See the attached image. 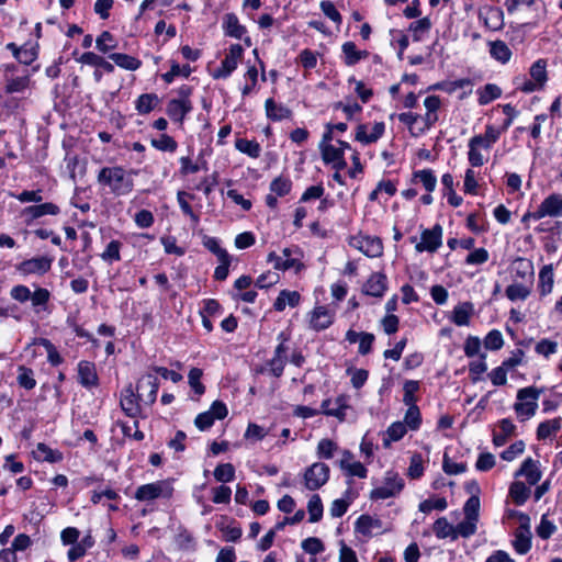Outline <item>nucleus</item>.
<instances>
[{"mask_svg":"<svg viewBox=\"0 0 562 562\" xmlns=\"http://www.w3.org/2000/svg\"><path fill=\"white\" fill-rule=\"evenodd\" d=\"M151 145L158 150L169 153L176 151L178 147L177 142L167 134H161L159 138L153 139Z\"/></svg>","mask_w":562,"mask_h":562,"instance_id":"61","label":"nucleus"},{"mask_svg":"<svg viewBox=\"0 0 562 562\" xmlns=\"http://www.w3.org/2000/svg\"><path fill=\"white\" fill-rule=\"evenodd\" d=\"M77 60L85 65L101 67L106 72H113L114 70V66L111 63L93 52L83 53Z\"/></svg>","mask_w":562,"mask_h":562,"instance_id":"36","label":"nucleus"},{"mask_svg":"<svg viewBox=\"0 0 562 562\" xmlns=\"http://www.w3.org/2000/svg\"><path fill=\"white\" fill-rule=\"evenodd\" d=\"M430 29L431 22L429 18L426 16L411 23L408 31L412 33L415 42H420L424 40L425 35L429 33Z\"/></svg>","mask_w":562,"mask_h":562,"instance_id":"43","label":"nucleus"},{"mask_svg":"<svg viewBox=\"0 0 562 562\" xmlns=\"http://www.w3.org/2000/svg\"><path fill=\"white\" fill-rule=\"evenodd\" d=\"M122 243L120 240H111L104 251L100 255L101 259L108 263L121 260Z\"/></svg>","mask_w":562,"mask_h":562,"instance_id":"51","label":"nucleus"},{"mask_svg":"<svg viewBox=\"0 0 562 562\" xmlns=\"http://www.w3.org/2000/svg\"><path fill=\"white\" fill-rule=\"evenodd\" d=\"M335 313L326 306H316L311 312L310 326L315 330L328 328L334 322Z\"/></svg>","mask_w":562,"mask_h":562,"instance_id":"20","label":"nucleus"},{"mask_svg":"<svg viewBox=\"0 0 562 562\" xmlns=\"http://www.w3.org/2000/svg\"><path fill=\"white\" fill-rule=\"evenodd\" d=\"M329 479V468L325 463L316 462L304 473L305 486L310 491L322 487Z\"/></svg>","mask_w":562,"mask_h":562,"instance_id":"10","label":"nucleus"},{"mask_svg":"<svg viewBox=\"0 0 562 562\" xmlns=\"http://www.w3.org/2000/svg\"><path fill=\"white\" fill-rule=\"evenodd\" d=\"M157 103H158L157 94L144 93V94H140L138 97V99L136 100L135 108L138 113L147 114L151 110H154V108L156 106Z\"/></svg>","mask_w":562,"mask_h":562,"instance_id":"50","label":"nucleus"},{"mask_svg":"<svg viewBox=\"0 0 562 562\" xmlns=\"http://www.w3.org/2000/svg\"><path fill=\"white\" fill-rule=\"evenodd\" d=\"M223 29L227 36L244 40L247 46L251 45L250 37L246 36L247 30L240 24L238 18L234 13H227L223 18Z\"/></svg>","mask_w":562,"mask_h":562,"instance_id":"18","label":"nucleus"},{"mask_svg":"<svg viewBox=\"0 0 562 562\" xmlns=\"http://www.w3.org/2000/svg\"><path fill=\"white\" fill-rule=\"evenodd\" d=\"M172 492L171 483L162 480L138 486L134 497L139 502H150L157 498H169Z\"/></svg>","mask_w":562,"mask_h":562,"instance_id":"5","label":"nucleus"},{"mask_svg":"<svg viewBox=\"0 0 562 562\" xmlns=\"http://www.w3.org/2000/svg\"><path fill=\"white\" fill-rule=\"evenodd\" d=\"M448 506L447 499L445 497H435V498H427L423 501L418 508L422 513L428 514L431 510H445Z\"/></svg>","mask_w":562,"mask_h":562,"instance_id":"56","label":"nucleus"},{"mask_svg":"<svg viewBox=\"0 0 562 562\" xmlns=\"http://www.w3.org/2000/svg\"><path fill=\"white\" fill-rule=\"evenodd\" d=\"M434 532L439 539L452 538L456 539L454 526H452L447 518L440 517L434 522Z\"/></svg>","mask_w":562,"mask_h":562,"instance_id":"48","label":"nucleus"},{"mask_svg":"<svg viewBox=\"0 0 562 562\" xmlns=\"http://www.w3.org/2000/svg\"><path fill=\"white\" fill-rule=\"evenodd\" d=\"M516 476L526 477L527 482L530 485L537 484L541 479V471L539 469V463L531 458L526 459L520 469L516 472Z\"/></svg>","mask_w":562,"mask_h":562,"instance_id":"26","label":"nucleus"},{"mask_svg":"<svg viewBox=\"0 0 562 562\" xmlns=\"http://www.w3.org/2000/svg\"><path fill=\"white\" fill-rule=\"evenodd\" d=\"M509 495L517 506L524 505L530 495V490L520 481L512 483Z\"/></svg>","mask_w":562,"mask_h":562,"instance_id":"42","label":"nucleus"},{"mask_svg":"<svg viewBox=\"0 0 562 562\" xmlns=\"http://www.w3.org/2000/svg\"><path fill=\"white\" fill-rule=\"evenodd\" d=\"M536 216L543 217H562V194H549L540 203L536 210Z\"/></svg>","mask_w":562,"mask_h":562,"instance_id":"14","label":"nucleus"},{"mask_svg":"<svg viewBox=\"0 0 562 562\" xmlns=\"http://www.w3.org/2000/svg\"><path fill=\"white\" fill-rule=\"evenodd\" d=\"M442 244V227L435 225L430 229H425L422 233V240L416 244V251L435 252Z\"/></svg>","mask_w":562,"mask_h":562,"instance_id":"12","label":"nucleus"},{"mask_svg":"<svg viewBox=\"0 0 562 562\" xmlns=\"http://www.w3.org/2000/svg\"><path fill=\"white\" fill-rule=\"evenodd\" d=\"M177 98L168 101L166 106V113L172 122L182 124L187 114L193 110L191 95L193 93V87L189 85H182L177 90Z\"/></svg>","mask_w":562,"mask_h":562,"instance_id":"2","label":"nucleus"},{"mask_svg":"<svg viewBox=\"0 0 562 562\" xmlns=\"http://www.w3.org/2000/svg\"><path fill=\"white\" fill-rule=\"evenodd\" d=\"M94 546L93 537L88 533L80 541L71 544V548L68 550L67 557L69 562H75L81 558H83L89 549Z\"/></svg>","mask_w":562,"mask_h":562,"instance_id":"28","label":"nucleus"},{"mask_svg":"<svg viewBox=\"0 0 562 562\" xmlns=\"http://www.w3.org/2000/svg\"><path fill=\"white\" fill-rule=\"evenodd\" d=\"M499 431L494 432L493 443L497 447H502L506 443L507 439L513 436L516 427L513 422L508 418H504L498 423Z\"/></svg>","mask_w":562,"mask_h":562,"instance_id":"35","label":"nucleus"},{"mask_svg":"<svg viewBox=\"0 0 562 562\" xmlns=\"http://www.w3.org/2000/svg\"><path fill=\"white\" fill-rule=\"evenodd\" d=\"M136 173V171L126 170L122 166L103 167L100 169L97 180L100 186L109 188L111 193L121 196L133 191V176Z\"/></svg>","mask_w":562,"mask_h":562,"instance_id":"1","label":"nucleus"},{"mask_svg":"<svg viewBox=\"0 0 562 562\" xmlns=\"http://www.w3.org/2000/svg\"><path fill=\"white\" fill-rule=\"evenodd\" d=\"M413 182H420L427 192H432L437 186V178L432 170L423 169L413 173Z\"/></svg>","mask_w":562,"mask_h":562,"instance_id":"40","label":"nucleus"},{"mask_svg":"<svg viewBox=\"0 0 562 562\" xmlns=\"http://www.w3.org/2000/svg\"><path fill=\"white\" fill-rule=\"evenodd\" d=\"M561 426H562L561 417H557L553 419L542 422L539 424V426L537 428V438L539 440H544V439L549 438L550 436L555 435L561 429Z\"/></svg>","mask_w":562,"mask_h":562,"instance_id":"39","label":"nucleus"},{"mask_svg":"<svg viewBox=\"0 0 562 562\" xmlns=\"http://www.w3.org/2000/svg\"><path fill=\"white\" fill-rule=\"evenodd\" d=\"M202 375L203 371L199 368H192L188 374L189 385L198 395H202L205 392V386L201 382Z\"/></svg>","mask_w":562,"mask_h":562,"instance_id":"59","label":"nucleus"},{"mask_svg":"<svg viewBox=\"0 0 562 562\" xmlns=\"http://www.w3.org/2000/svg\"><path fill=\"white\" fill-rule=\"evenodd\" d=\"M270 192L279 198L288 195L292 190V181L289 177L279 176L270 183Z\"/></svg>","mask_w":562,"mask_h":562,"instance_id":"44","label":"nucleus"},{"mask_svg":"<svg viewBox=\"0 0 562 562\" xmlns=\"http://www.w3.org/2000/svg\"><path fill=\"white\" fill-rule=\"evenodd\" d=\"M235 147L243 154L248 155L251 158H258L261 153V147L258 142L249 140L246 138H238L235 142Z\"/></svg>","mask_w":562,"mask_h":562,"instance_id":"49","label":"nucleus"},{"mask_svg":"<svg viewBox=\"0 0 562 562\" xmlns=\"http://www.w3.org/2000/svg\"><path fill=\"white\" fill-rule=\"evenodd\" d=\"M532 282L529 285L522 283H512L505 290L506 297L512 301H525L531 294Z\"/></svg>","mask_w":562,"mask_h":562,"instance_id":"34","label":"nucleus"},{"mask_svg":"<svg viewBox=\"0 0 562 562\" xmlns=\"http://www.w3.org/2000/svg\"><path fill=\"white\" fill-rule=\"evenodd\" d=\"M480 105H486L502 95V89L495 83H486L476 91Z\"/></svg>","mask_w":562,"mask_h":562,"instance_id":"37","label":"nucleus"},{"mask_svg":"<svg viewBox=\"0 0 562 562\" xmlns=\"http://www.w3.org/2000/svg\"><path fill=\"white\" fill-rule=\"evenodd\" d=\"M479 18L491 31H501L504 27V12L501 8L485 5L480 9Z\"/></svg>","mask_w":562,"mask_h":562,"instance_id":"17","label":"nucleus"},{"mask_svg":"<svg viewBox=\"0 0 562 562\" xmlns=\"http://www.w3.org/2000/svg\"><path fill=\"white\" fill-rule=\"evenodd\" d=\"M266 114L272 121L289 119L292 112L286 106L277 103L273 99H267L265 103Z\"/></svg>","mask_w":562,"mask_h":562,"instance_id":"32","label":"nucleus"},{"mask_svg":"<svg viewBox=\"0 0 562 562\" xmlns=\"http://www.w3.org/2000/svg\"><path fill=\"white\" fill-rule=\"evenodd\" d=\"M307 510H308L311 522H316L322 518L323 504H322L321 497L317 494H314L310 498V501L307 503Z\"/></svg>","mask_w":562,"mask_h":562,"instance_id":"57","label":"nucleus"},{"mask_svg":"<svg viewBox=\"0 0 562 562\" xmlns=\"http://www.w3.org/2000/svg\"><path fill=\"white\" fill-rule=\"evenodd\" d=\"M471 85L472 83H471L470 79H459V80H454V81L437 82V83L432 85L429 89L430 90H441L447 93H453L456 90L462 89V88L471 86Z\"/></svg>","mask_w":562,"mask_h":562,"instance_id":"52","label":"nucleus"},{"mask_svg":"<svg viewBox=\"0 0 562 562\" xmlns=\"http://www.w3.org/2000/svg\"><path fill=\"white\" fill-rule=\"evenodd\" d=\"M504 345L503 335L499 330H491L484 338V346L488 350H499Z\"/></svg>","mask_w":562,"mask_h":562,"instance_id":"64","label":"nucleus"},{"mask_svg":"<svg viewBox=\"0 0 562 562\" xmlns=\"http://www.w3.org/2000/svg\"><path fill=\"white\" fill-rule=\"evenodd\" d=\"M213 474L217 482L227 483L234 480L235 469L231 463H222L215 468Z\"/></svg>","mask_w":562,"mask_h":562,"instance_id":"55","label":"nucleus"},{"mask_svg":"<svg viewBox=\"0 0 562 562\" xmlns=\"http://www.w3.org/2000/svg\"><path fill=\"white\" fill-rule=\"evenodd\" d=\"M193 199H194V195L190 194L186 191H179L177 193V201L179 203L181 211L186 215L190 216V218L196 223L199 221V216L193 212L191 205L189 204V200H193Z\"/></svg>","mask_w":562,"mask_h":562,"instance_id":"54","label":"nucleus"},{"mask_svg":"<svg viewBox=\"0 0 562 562\" xmlns=\"http://www.w3.org/2000/svg\"><path fill=\"white\" fill-rule=\"evenodd\" d=\"M159 381L153 374L142 376L136 385L137 397L146 405H151L157 398Z\"/></svg>","mask_w":562,"mask_h":562,"instance_id":"11","label":"nucleus"},{"mask_svg":"<svg viewBox=\"0 0 562 562\" xmlns=\"http://www.w3.org/2000/svg\"><path fill=\"white\" fill-rule=\"evenodd\" d=\"M547 66V59L540 58L536 60L529 68V75L531 80H533L537 83V86H540L542 89L548 81Z\"/></svg>","mask_w":562,"mask_h":562,"instance_id":"33","label":"nucleus"},{"mask_svg":"<svg viewBox=\"0 0 562 562\" xmlns=\"http://www.w3.org/2000/svg\"><path fill=\"white\" fill-rule=\"evenodd\" d=\"M116 41L109 31H103L95 41V46L99 52L106 54L112 49L116 48Z\"/></svg>","mask_w":562,"mask_h":562,"instance_id":"53","label":"nucleus"},{"mask_svg":"<svg viewBox=\"0 0 562 562\" xmlns=\"http://www.w3.org/2000/svg\"><path fill=\"white\" fill-rule=\"evenodd\" d=\"M33 453L38 461L55 463L63 460V453L60 451L53 450L43 442L37 443L36 450Z\"/></svg>","mask_w":562,"mask_h":562,"instance_id":"38","label":"nucleus"},{"mask_svg":"<svg viewBox=\"0 0 562 562\" xmlns=\"http://www.w3.org/2000/svg\"><path fill=\"white\" fill-rule=\"evenodd\" d=\"M120 405L123 412L132 418L137 417L140 413L137 394L131 384L122 391Z\"/></svg>","mask_w":562,"mask_h":562,"instance_id":"22","label":"nucleus"},{"mask_svg":"<svg viewBox=\"0 0 562 562\" xmlns=\"http://www.w3.org/2000/svg\"><path fill=\"white\" fill-rule=\"evenodd\" d=\"M349 245L368 257L376 258L383 252V245L380 238L366 235L352 236Z\"/></svg>","mask_w":562,"mask_h":562,"instance_id":"9","label":"nucleus"},{"mask_svg":"<svg viewBox=\"0 0 562 562\" xmlns=\"http://www.w3.org/2000/svg\"><path fill=\"white\" fill-rule=\"evenodd\" d=\"M406 432V425L402 422H395L391 424L386 430L385 437L383 438L384 447H389L392 441H398L405 436Z\"/></svg>","mask_w":562,"mask_h":562,"instance_id":"46","label":"nucleus"},{"mask_svg":"<svg viewBox=\"0 0 562 562\" xmlns=\"http://www.w3.org/2000/svg\"><path fill=\"white\" fill-rule=\"evenodd\" d=\"M474 313V305L471 302H463L454 306L451 321L457 326H468Z\"/></svg>","mask_w":562,"mask_h":562,"instance_id":"27","label":"nucleus"},{"mask_svg":"<svg viewBox=\"0 0 562 562\" xmlns=\"http://www.w3.org/2000/svg\"><path fill=\"white\" fill-rule=\"evenodd\" d=\"M31 79L29 76L12 77L5 81L4 90L7 93H20L30 88Z\"/></svg>","mask_w":562,"mask_h":562,"instance_id":"45","label":"nucleus"},{"mask_svg":"<svg viewBox=\"0 0 562 562\" xmlns=\"http://www.w3.org/2000/svg\"><path fill=\"white\" fill-rule=\"evenodd\" d=\"M521 524L515 531L513 547L519 554H526L531 548V532L529 529V518L520 514Z\"/></svg>","mask_w":562,"mask_h":562,"instance_id":"13","label":"nucleus"},{"mask_svg":"<svg viewBox=\"0 0 562 562\" xmlns=\"http://www.w3.org/2000/svg\"><path fill=\"white\" fill-rule=\"evenodd\" d=\"M554 284V273L552 265L543 266L539 271V293L546 296L552 292Z\"/></svg>","mask_w":562,"mask_h":562,"instance_id":"29","label":"nucleus"},{"mask_svg":"<svg viewBox=\"0 0 562 562\" xmlns=\"http://www.w3.org/2000/svg\"><path fill=\"white\" fill-rule=\"evenodd\" d=\"M244 49L239 44L231 45L228 53L222 60L221 66L212 74L214 79L228 78L232 72L237 68L238 63L243 57Z\"/></svg>","mask_w":562,"mask_h":562,"instance_id":"7","label":"nucleus"},{"mask_svg":"<svg viewBox=\"0 0 562 562\" xmlns=\"http://www.w3.org/2000/svg\"><path fill=\"white\" fill-rule=\"evenodd\" d=\"M301 295L297 291L282 290L273 303V307L278 312H282L286 306L295 307L299 305Z\"/></svg>","mask_w":562,"mask_h":562,"instance_id":"31","label":"nucleus"},{"mask_svg":"<svg viewBox=\"0 0 562 562\" xmlns=\"http://www.w3.org/2000/svg\"><path fill=\"white\" fill-rule=\"evenodd\" d=\"M420 423L422 418L419 408L416 405H411L405 414L403 424L406 425V428L408 427L412 430H417L420 426Z\"/></svg>","mask_w":562,"mask_h":562,"instance_id":"60","label":"nucleus"},{"mask_svg":"<svg viewBox=\"0 0 562 562\" xmlns=\"http://www.w3.org/2000/svg\"><path fill=\"white\" fill-rule=\"evenodd\" d=\"M78 381L87 389L95 387L99 384V378L93 362L80 361L78 363Z\"/></svg>","mask_w":562,"mask_h":562,"instance_id":"23","label":"nucleus"},{"mask_svg":"<svg viewBox=\"0 0 562 562\" xmlns=\"http://www.w3.org/2000/svg\"><path fill=\"white\" fill-rule=\"evenodd\" d=\"M338 450V446L330 439H322L317 445V457L319 459H331Z\"/></svg>","mask_w":562,"mask_h":562,"instance_id":"58","label":"nucleus"},{"mask_svg":"<svg viewBox=\"0 0 562 562\" xmlns=\"http://www.w3.org/2000/svg\"><path fill=\"white\" fill-rule=\"evenodd\" d=\"M403 487L404 482L397 473L386 472L383 485L373 488L371 491L370 498L374 501L386 499L397 495Z\"/></svg>","mask_w":562,"mask_h":562,"instance_id":"6","label":"nucleus"},{"mask_svg":"<svg viewBox=\"0 0 562 562\" xmlns=\"http://www.w3.org/2000/svg\"><path fill=\"white\" fill-rule=\"evenodd\" d=\"M397 117H398L400 122L407 125V127L413 136L420 135V133L418 132V126H417L420 115H418L416 113H412V112H405V113H400L397 115Z\"/></svg>","mask_w":562,"mask_h":562,"instance_id":"62","label":"nucleus"},{"mask_svg":"<svg viewBox=\"0 0 562 562\" xmlns=\"http://www.w3.org/2000/svg\"><path fill=\"white\" fill-rule=\"evenodd\" d=\"M268 262L273 265L276 270L294 269L296 273L305 269L303 263V251L299 246L285 247L282 249V256L270 252L267 258Z\"/></svg>","mask_w":562,"mask_h":562,"instance_id":"3","label":"nucleus"},{"mask_svg":"<svg viewBox=\"0 0 562 562\" xmlns=\"http://www.w3.org/2000/svg\"><path fill=\"white\" fill-rule=\"evenodd\" d=\"M228 414V409L222 401L212 403L209 411L200 413L195 419L194 425L202 431L211 428L216 419H224Z\"/></svg>","mask_w":562,"mask_h":562,"instance_id":"8","label":"nucleus"},{"mask_svg":"<svg viewBox=\"0 0 562 562\" xmlns=\"http://www.w3.org/2000/svg\"><path fill=\"white\" fill-rule=\"evenodd\" d=\"M324 164L330 165L335 170L341 171L347 167L344 156V147L328 145L319 148Z\"/></svg>","mask_w":562,"mask_h":562,"instance_id":"19","label":"nucleus"},{"mask_svg":"<svg viewBox=\"0 0 562 562\" xmlns=\"http://www.w3.org/2000/svg\"><path fill=\"white\" fill-rule=\"evenodd\" d=\"M486 355L481 353L477 360H472L469 363V376L473 383H476L482 380V375L487 370V364L485 362Z\"/></svg>","mask_w":562,"mask_h":562,"instance_id":"47","label":"nucleus"},{"mask_svg":"<svg viewBox=\"0 0 562 562\" xmlns=\"http://www.w3.org/2000/svg\"><path fill=\"white\" fill-rule=\"evenodd\" d=\"M342 60L346 66H355L360 60L368 58V50H360L353 42H345L341 45Z\"/></svg>","mask_w":562,"mask_h":562,"instance_id":"25","label":"nucleus"},{"mask_svg":"<svg viewBox=\"0 0 562 562\" xmlns=\"http://www.w3.org/2000/svg\"><path fill=\"white\" fill-rule=\"evenodd\" d=\"M116 66L126 69V70H136L142 66V61L133 56L122 54V53H112L109 56Z\"/></svg>","mask_w":562,"mask_h":562,"instance_id":"41","label":"nucleus"},{"mask_svg":"<svg viewBox=\"0 0 562 562\" xmlns=\"http://www.w3.org/2000/svg\"><path fill=\"white\" fill-rule=\"evenodd\" d=\"M424 474V461L419 453H414L411 458L407 475L411 479H419Z\"/></svg>","mask_w":562,"mask_h":562,"instance_id":"63","label":"nucleus"},{"mask_svg":"<svg viewBox=\"0 0 562 562\" xmlns=\"http://www.w3.org/2000/svg\"><path fill=\"white\" fill-rule=\"evenodd\" d=\"M387 289V281L385 274L375 272L370 276L368 281L363 284L362 291L366 295L373 297H382Z\"/></svg>","mask_w":562,"mask_h":562,"instance_id":"21","label":"nucleus"},{"mask_svg":"<svg viewBox=\"0 0 562 562\" xmlns=\"http://www.w3.org/2000/svg\"><path fill=\"white\" fill-rule=\"evenodd\" d=\"M385 132V124L383 122H375L372 127L367 124H360L357 127L355 138L363 145H369L378 142Z\"/></svg>","mask_w":562,"mask_h":562,"instance_id":"16","label":"nucleus"},{"mask_svg":"<svg viewBox=\"0 0 562 562\" xmlns=\"http://www.w3.org/2000/svg\"><path fill=\"white\" fill-rule=\"evenodd\" d=\"M541 390L535 386H528L518 390V402L514 405L516 414L522 417V419L532 417L538 408V400L541 395Z\"/></svg>","mask_w":562,"mask_h":562,"instance_id":"4","label":"nucleus"},{"mask_svg":"<svg viewBox=\"0 0 562 562\" xmlns=\"http://www.w3.org/2000/svg\"><path fill=\"white\" fill-rule=\"evenodd\" d=\"M53 259L48 257H34L27 260L22 261L16 266V270L23 274H44L52 267Z\"/></svg>","mask_w":562,"mask_h":562,"instance_id":"15","label":"nucleus"},{"mask_svg":"<svg viewBox=\"0 0 562 562\" xmlns=\"http://www.w3.org/2000/svg\"><path fill=\"white\" fill-rule=\"evenodd\" d=\"M59 212L60 210L58 205L52 202H46L25 207L22 212V215L25 216L27 221H33L45 215H57Z\"/></svg>","mask_w":562,"mask_h":562,"instance_id":"24","label":"nucleus"},{"mask_svg":"<svg viewBox=\"0 0 562 562\" xmlns=\"http://www.w3.org/2000/svg\"><path fill=\"white\" fill-rule=\"evenodd\" d=\"M490 55L493 59L497 60L498 63L505 65L507 64L512 58V50L508 47V45L501 40L490 42Z\"/></svg>","mask_w":562,"mask_h":562,"instance_id":"30","label":"nucleus"}]
</instances>
